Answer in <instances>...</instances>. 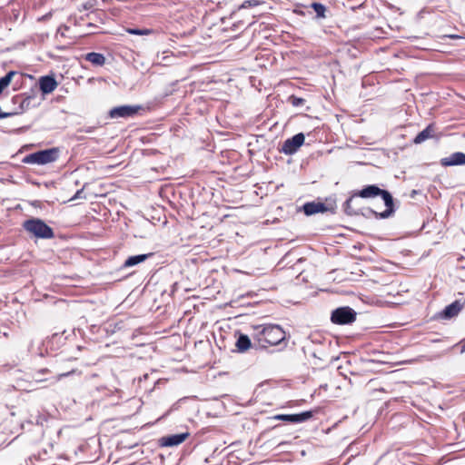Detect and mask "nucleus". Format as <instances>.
Returning a JSON list of instances; mask_svg holds the SVG:
<instances>
[{"label":"nucleus","instance_id":"f257e3e1","mask_svg":"<svg viewBox=\"0 0 465 465\" xmlns=\"http://www.w3.org/2000/svg\"><path fill=\"white\" fill-rule=\"evenodd\" d=\"M355 195H359L363 199L374 198L377 196L381 197L384 202V205L386 206V209L383 212L379 213L371 208H366V212L377 219L390 218L393 216L396 212L394 199L391 193L387 190L381 189L377 184L365 185L362 189L355 191Z\"/></svg>","mask_w":465,"mask_h":465},{"label":"nucleus","instance_id":"f03ea898","mask_svg":"<svg viewBox=\"0 0 465 465\" xmlns=\"http://www.w3.org/2000/svg\"><path fill=\"white\" fill-rule=\"evenodd\" d=\"M253 340L261 349L281 344L286 339L283 329L278 324H262L253 327Z\"/></svg>","mask_w":465,"mask_h":465},{"label":"nucleus","instance_id":"7ed1b4c3","mask_svg":"<svg viewBox=\"0 0 465 465\" xmlns=\"http://www.w3.org/2000/svg\"><path fill=\"white\" fill-rule=\"evenodd\" d=\"M23 226L25 231L36 238L51 239L54 235L53 229L38 218L26 220Z\"/></svg>","mask_w":465,"mask_h":465},{"label":"nucleus","instance_id":"20e7f679","mask_svg":"<svg viewBox=\"0 0 465 465\" xmlns=\"http://www.w3.org/2000/svg\"><path fill=\"white\" fill-rule=\"evenodd\" d=\"M58 157L59 150L57 148H50L27 154L24 157L23 163L43 165L56 161Z\"/></svg>","mask_w":465,"mask_h":465},{"label":"nucleus","instance_id":"39448f33","mask_svg":"<svg viewBox=\"0 0 465 465\" xmlns=\"http://www.w3.org/2000/svg\"><path fill=\"white\" fill-rule=\"evenodd\" d=\"M357 312L350 306H341L331 313V321L337 325L351 324L356 321Z\"/></svg>","mask_w":465,"mask_h":465},{"label":"nucleus","instance_id":"423d86ee","mask_svg":"<svg viewBox=\"0 0 465 465\" xmlns=\"http://www.w3.org/2000/svg\"><path fill=\"white\" fill-rule=\"evenodd\" d=\"M142 110H143V107L139 104H124L110 109L108 112V117L111 119L133 118Z\"/></svg>","mask_w":465,"mask_h":465},{"label":"nucleus","instance_id":"0eeeda50","mask_svg":"<svg viewBox=\"0 0 465 465\" xmlns=\"http://www.w3.org/2000/svg\"><path fill=\"white\" fill-rule=\"evenodd\" d=\"M361 196L355 195V191H353L350 197L343 203V211L347 215L350 216H357L363 215L368 216L370 213L366 212V209H363L361 206V202L359 200Z\"/></svg>","mask_w":465,"mask_h":465},{"label":"nucleus","instance_id":"6e6552de","mask_svg":"<svg viewBox=\"0 0 465 465\" xmlns=\"http://www.w3.org/2000/svg\"><path fill=\"white\" fill-rule=\"evenodd\" d=\"M304 141L305 135L302 133H298L292 137L286 139L279 151L286 155H292L300 149Z\"/></svg>","mask_w":465,"mask_h":465},{"label":"nucleus","instance_id":"1a4fd4ad","mask_svg":"<svg viewBox=\"0 0 465 465\" xmlns=\"http://www.w3.org/2000/svg\"><path fill=\"white\" fill-rule=\"evenodd\" d=\"M314 411H306L294 414H276L271 417L272 420L287 421L291 423H302L312 418Z\"/></svg>","mask_w":465,"mask_h":465},{"label":"nucleus","instance_id":"9d476101","mask_svg":"<svg viewBox=\"0 0 465 465\" xmlns=\"http://www.w3.org/2000/svg\"><path fill=\"white\" fill-rule=\"evenodd\" d=\"M464 307V302H461L460 300H456L450 304L447 305L442 311L438 312L437 319L440 320H450L461 312Z\"/></svg>","mask_w":465,"mask_h":465},{"label":"nucleus","instance_id":"9b49d317","mask_svg":"<svg viewBox=\"0 0 465 465\" xmlns=\"http://www.w3.org/2000/svg\"><path fill=\"white\" fill-rule=\"evenodd\" d=\"M332 210V208H330L327 204H325L324 203H322V202H308V203H305L301 208H300V211H302L303 213L306 215V216H311V215H313V214H316V213H325V212H328V211H331ZM332 213H334L333 211H331Z\"/></svg>","mask_w":465,"mask_h":465},{"label":"nucleus","instance_id":"f8f14e48","mask_svg":"<svg viewBox=\"0 0 465 465\" xmlns=\"http://www.w3.org/2000/svg\"><path fill=\"white\" fill-rule=\"evenodd\" d=\"M188 436H189L188 432L167 435V436L162 437L159 440V442L162 447L178 446L181 443H183L188 438Z\"/></svg>","mask_w":465,"mask_h":465},{"label":"nucleus","instance_id":"ddd939ff","mask_svg":"<svg viewBox=\"0 0 465 465\" xmlns=\"http://www.w3.org/2000/svg\"><path fill=\"white\" fill-rule=\"evenodd\" d=\"M440 163L443 167L465 165V153L455 152L447 157L441 158Z\"/></svg>","mask_w":465,"mask_h":465},{"label":"nucleus","instance_id":"4468645a","mask_svg":"<svg viewBox=\"0 0 465 465\" xmlns=\"http://www.w3.org/2000/svg\"><path fill=\"white\" fill-rule=\"evenodd\" d=\"M39 86L43 94H50L56 88L57 83L53 76L46 75L39 79Z\"/></svg>","mask_w":465,"mask_h":465},{"label":"nucleus","instance_id":"2eb2a0df","mask_svg":"<svg viewBox=\"0 0 465 465\" xmlns=\"http://www.w3.org/2000/svg\"><path fill=\"white\" fill-rule=\"evenodd\" d=\"M235 346H236L237 351L239 352H244L248 349L252 347V343L251 339L249 338L248 335L243 334V333H239V335L237 337V340H236V342H235ZM253 346L254 347H256V346L258 347V343L254 341Z\"/></svg>","mask_w":465,"mask_h":465},{"label":"nucleus","instance_id":"dca6fc26","mask_svg":"<svg viewBox=\"0 0 465 465\" xmlns=\"http://www.w3.org/2000/svg\"><path fill=\"white\" fill-rule=\"evenodd\" d=\"M435 133V127L433 124H430L425 129L420 132L414 138L413 143L420 144L429 138H432Z\"/></svg>","mask_w":465,"mask_h":465},{"label":"nucleus","instance_id":"f3484780","mask_svg":"<svg viewBox=\"0 0 465 465\" xmlns=\"http://www.w3.org/2000/svg\"><path fill=\"white\" fill-rule=\"evenodd\" d=\"M152 255H153V253H144V254H137V255L129 256L124 261V264L122 265V268H129V267L135 266L139 263L143 262Z\"/></svg>","mask_w":465,"mask_h":465},{"label":"nucleus","instance_id":"a211bd4d","mask_svg":"<svg viewBox=\"0 0 465 465\" xmlns=\"http://www.w3.org/2000/svg\"><path fill=\"white\" fill-rule=\"evenodd\" d=\"M104 13L101 10L89 11V29L97 27L96 23H102Z\"/></svg>","mask_w":465,"mask_h":465},{"label":"nucleus","instance_id":"6ab92c4d","mask_svg":"<svg viewBox=\"0 0 465 465\" xmlns=\"http://www.w3.org/2000/svg\"><path fill=\"white\" fill-rule=\"evenodd\" d=\"M310 7L315 12L316 15H315V18L316 19H324L326 18V12H327V8L324 5H322V3H318V2H313L311 4Z\"/></svg>","mask_w":465,"mask_h":465},{"label":"nucleus","instance_id":"aec40b11","mask_svg":"<svg viewBox=\"0 0 465 465\" xmlns=\"http://www.w3.org/2000/svg\"><path fill=\"white\" fill-rule=\"evenodd\" d=\"M89 63L95 66H102L105 63V57L103 54L89 52Z\"/></svg>","mask_w":465,"mask_h":465},{"label":"nucleus","instance_id":"412c9836","mask_svg":"<svg viewBox=\"0 0 465 465\" xmlns=\"http://www.w3.org/2000/svg\"><path fill=\"white\" fill-rule=\"evenodd\" d=\"M16 72L10 71L4 77L0 78V94L10 84Z\"/></svg>","mask_w":465,"mask_h":465},{"label":"nucleus","instance_id":"4be33fe9","mask_svg":"<svg viewBox=\"0 0 465 465\" xmlns=\"http://www.w3.org/2000/svg\"><path fill=\"white\" fill-rule=\"evenodd\" d=\"M288 102L294 107H298V106H302L305 103V99L303 98H301V97H298V96H295V95H291L289 96L288 98Z\"/></svg>","mask_w":465,"mask_h":465},{"label":"nucleus","instance_id":"5701e85b","mask_svg":"<svg viewBox=\"0 0 465 465\" xmlns=\"http://www.w3.org/2000/svg\"><path fill=\"white\" fill-rule=\"evenodd\" d=\"M127 32L131 35H149L152 33V30H149V29H139V28H129L127 29Z\"/></svg>","mask_w":465,"mask_h":465},{"label":"nucleus","instance_id":"b1692460","mask_svg":"<svg viewBox=\"0 0 465 465\" xmlns=\"http://www.w3.org/2000/svg\"><path fill=\"white\" fill-rule=\"evenodd\" d=\"M259 1L257 0H245L242 5L240 6V8H249V7H253V6H257L259 5Z\"/></svg>","mask_w":465,"mask_h":465},{"label":"nucleus","instance_id":"393cba45","mask_svg":"<svg viewBox=\"0 0 465 465\" xmlns=\"http://www.w3.org/2000/svg\"><path fill=\"white\" fill-rule=\"evenodd\" d=\"M97 141L94 138H89V143H88V146H89V150H92V151H96L95 147H94V143H96Z\"/></svg>","mask_w":465,"mask_h":465},{"label":"nucleus","instance_id":"a878e982","mask_svg":"<svg viewBox=\"0 0 465 465\" xmlns=\"http://www.w3.org/2000/svg\"><path fill=\"white\" fill-rule=\"evenodd\" d=\"M96 207H98V205L96 203H91V204L89 206V213H88L89 217L91 216V211H94V213H97Z\"/></svg>","mask_w":465,"mask_h":465},{"label":"nucleus","instance_id":"bb28decb","mask_svg":"<svg viewBox=\"0 0 465 465\" xmlns=\"http://www.w3.org/2000/svg\"><path fill=\"white\" fill-rule=\"evenodd\" d=\"M456 346H460V353H464L465 352V341H460L459 343L456 344Z\"/></svg>","mask_w":465,"mask_h":465},{"label":"nucleus","instance_id":"cd10ccee","mask_svg":"<svg viewBox=\"0 0 465 465\" xmlns=\"http://www.w3.org/2000/svg\"><path fill=\"white\" fill-rule=\"evenodd\" d=\"M84 185L83 186V188H82L81 190H78V191L76 192V193H75V194H74V196L72 198V200H73V199L81 198V197H82V196H81V194L83 193V190H84Z\"/></svg>","mask_w":465,"mask_h":465},{"label":"nucleus","instance_id":"c85d7f7f","mask_svg":"<svg viewBox=\"0 0 465 465\" xmlns=\"http://www.w3.org/2000/svg\"><path fill=\"white\" fill-rule=\"evenodd\" d=\"M100 390H101V388H99V387H96V388H95V391H96L97 392H99V391H100ZM102 390H103V391H104V395H108V394H109V391H109L107 388L104 387V388H102Z\"/></svg>","mask_w":465,"mask_h":465},{"label":"nucleus","instance_id":"c756f323","mask_svg":"<svg viewBox=\"0 0 465 465\" xmlns=\"http://www.w3.org/2000/svg\"><path fill=\"white\" fill-rule=\"evenodd\" d=\"M70 374H71V372L61 373V374H59V375L57 376V380H60V379H62V378H64V377H66V376H68V375H70Z\"/></svg>","mask_w":465,"mask_h":465},{"label":"nucleus","instance_id":"7c9ffc66","mask_svg":"<svg viewBox=\"0 0 465 465\" xmlns=\"http://www.w3.org/2000/svg\"><path fill=\"white\" fill-rule=\"evenodd\" d=\"M448 37H450V39H458V38H460V35H448Z\"/></svg>","mask_w":465,"mask_h":465},{"label":"nucleus","instance_id":"2f4dec72","mask_svg":"<svg viewBox=\"0 0 465 465\" xmlns=\"http://www.w3.org/2000/svg\"><path fill=\"white\" fill-rule=\"evenodd\" d=\"M312 341L313 343H316V342H317V343H321V340H320V339H318L317 337H313V338L312 339Z\"/></svg>","mask_w":465,"mask_h":465},{"label":"nucleus","instance_id":"473e14b6","mask_svg":"<svg viewBox=\"0 0 465 465\" xmlns=\"http://www.w3.org/2000/svg\"><path fill=\"white\" fill-rule=\"evenodd\" d=\"M95 33H96V32H94V31H92V32H90V31H89V32H88V35L95 34Z\"/></svg>","mask_w":465,"mask_h":465},{"label":"nucleus","instance_id":"72a5a7b5","mask_svg":"<svg viewBox=\"0 0 465 465\" xmlns=\"http://www.w3.org/2000/svg\"><path fill=\"white\" fill-rule=\"evenodd\" d=\"M296 14L303 15V13H302V12H300V11H296Z\"/></svg>","mask_w":465,"mask_h":465},{"label":"nucleus","instance_id":"f704fd0d","mask_svg":"<svg viewBox=\"0 0 465 465\" xmlns=\"http://www.w3.org/2000/svg\"><path fill=\"white\" fill-rule=\"evenodd\" d=\"M104 153H107V151H104L103 153H99V154H104Z\"/></svg>","mask_w":465,"mask_h":465},{"label":"nucleus","instance_id":"c9c22d12","mask_svg":"<svg viewBox=\"0 0 465 465\" xmlns=\"http://www.w3.org/2000/svg\"><path fill=\"white\" fill-rule=\"evenodd\" d=\"M280 426H281V425H275L273 428H274V429H277V428H279Z\"/></svg>","mask_w":465,"mask_h":465}]
</instances>
